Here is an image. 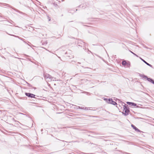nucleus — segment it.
<instances>
[{"label": "nucleus", "instance_id": "nucleus-1", "mask_svg": "<svg viewBox=\"0 0 154 154\" xmlns=\"http://www.w3.org/2000/svg\"><path fill=\"white\" fill-rule=\"evenodd\" d=\"M105 100H106V102L109 103H110L112 105H118L119 106H125V104L120 101L119 100H118L116 101V102L113 101L112 99L109 98V99H104Z\"/></svg>", "mask_w": 154, "mask_h": 154}, {"label": "nucleus", "instance_id": "nucleus-2", "mask_svg": "<svg viewBox=\"0 0 154 154\" xmlns=\"http://www.w3.org/2000/svg\"><path fill=\"white\" fill-rule=\"evenodd\" d=\"M123 109L122 113L125 116L128 115L130 111L127 106H123Z\"/></svg>", "mask_w": 154, "mask_h": 154}, {"label": "nucleus", "instance_id": "nucleus-3", "mask_svg": "<svg viewBox=\"0 0 154 154\" xmlns=\"http://www.w3.org/2000/svg\"><path fill=\"white\" fill-rule=\"evenodd\" d=\"M25 94L26 96L29 97H30L31 98L35 97V95L33 94H31L29 93H26Z\"/></svg>", "mask_w": 154, "mask_h": 154}, {"label": "nucleus", "instance_id": "nucleus-4", "mask_svg": "<svg viewBox=\"0 0 154 154\" xmlns=\"http://www.w3.org/2000/svg\"><path fill=\"white\" fill-rule=\"evenodd\" d=\"M131 126L136 131L138 132H140V130L136 128L134 125H131Z\"/></svg>", "mask_w": 154, "mask_h": 154}, {"label": "nucleus", "instance_id": "nucleus-5", "mask_svg": "<svg viewBox=\"0 0 154 154\" xmlns=\"http://www.w3.org/2000/svg\"><path fill=\"white\" fill-rule=\"evenodd\" d=\"M140 59L142 60L143 61L144 63H146L147 65L151 67H152V65H150V64L148 63L147 62H146V61H145L144 60H143V59L142 58H141V57H140Z\"/></svg>", "mask_w": 154, "mask_h": 154}, {"label": "nucleus", "instance_id": "nucleus-6", "mask_svg": "<svg viewBox=\"0 0 154 154\" xmlns=\"http://www.w3.org/2000/svg\"><path fill=\"white\" fill-rule=\"evenodd\" d=\"M127 103L129 105L131 106H136V104L133 103H131L129 102H127Z\"/></svg>", "mask_w": 154, "mask_h": 154}, {"label": "nucleus", "instance_id": "nucleus-7", "mask_svg": "<svg viewBox=\"0 0 154 154\" xmlns=\"http://www.w3.org/2000/svg\"><path fill=\"white\" fill-rule=\"evenodd\" d=\"M147 79L149 82H151L153 84H154V81L152 79L147 78Z\"/></svg>", "mask_w": 154, "mask_h": 154}, {"label": "nucleus", "instance_id": "nucleus-8", "mask_svg": "<svg viewBox=\"0 0 154 154\" xmlns=\"http://www.w3.org/2000/svg\"><path fill=\"white\" fill-rule=\"evenodd\" d=\"M126 64V62L125 61H123L122 62V64L123 65L125 66Z\"/></svg>", "mask_w": 154, "mask_h": 154}, {"label": "nucleus", "instance_id": "nucleus-9", "mask_svg": "<svg viewBox=\"0 0 154 154\" xmlns=\"http://www.w3.org/2000/svg\"><path fill=\"white\" fill-rule=\"evenodd\" d=\"M140 76L141 77H142L143 78H147V77L146 76H145L144 75H140Z\"/></svg>", "mask_w": 154, "mask_h": 154}, {"label": "nucleus", "instance_id": "nucleus-10", "mask_svg": "<svg viewBox=\"0 0 154 154\" xmlns=\"http://www.w3.org/2000/svg\"><path fill=\"white\" fill-rule=\"evenodd\" d=\"M133 54L135 55V56H136V57H138V56L136 55V54H134V53Z\"/></svg>", "mask_w": 154, "mask_h": 154}, {"label": "nucleus", "instance_id": "nucleus-11", "mask_svg": "<svg viewBox=\"0 0 154 154\" xmlns=\"http://www.w3.org/2000/svg\"><path fill=\"white\" fill-rule=\"evenodd\" d=\"M78 107H79V109H83L82 108H80V106H79Z\"/></svg>", "mask_w": 154, "mask_h": 154}, {"label": "nucleus", "instance_id": "nucleus-12", "mask_svg": "<svg viewBox=\"0 0 154 154\" xmlns=\"http://www.w3.org/2000/svg\"><path fill=\"white\" fill-rule=\"evenodd\" d=\"M131 51V52L132 54H134V53H133V52H132V51Z\"/></svg>", "mask_w": 154, "mask_h": 154}, {"label": "nucleus", "instance_id": "nucleus-13", "mask_svg": "<svg viewBox=\"0 0 154 154\" xmlns=\"http://www.w3.org/2000/svg\"><path fill=\"white\" fill-rule=\"evenodd\" d=\"M19 114H22V113H20Z\"/></svg>", "mask_w": 154, "mask_h": 154}]
</instances>
